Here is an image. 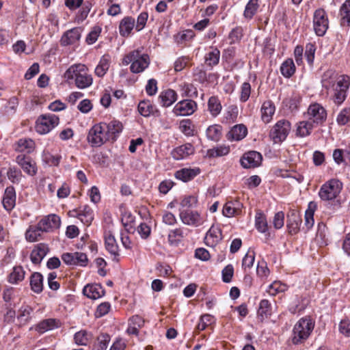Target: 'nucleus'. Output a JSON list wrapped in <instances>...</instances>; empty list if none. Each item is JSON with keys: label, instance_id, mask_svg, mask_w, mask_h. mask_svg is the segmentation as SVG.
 Here are the masks:
<instances>
[{"label": "nucleus", "instance_id": "19", "mask_svg": "<svg viewBox=\"0 0 350 350\" xmlns=\"http://www.w3.org/2000/svg\"><path fill=\"white\" fill-rule=\"evenodd\" d=\"M49 252V248L46 244L38 243L35 245L30 254L31 261L35 265L40 264Z\"/></svg>", "mask_w": 350, "mask_h": 350}, {"label": "nucleus", "instance_id": "1", "mask_svg": "<svg viewBox=\"0 0 350 350\" xmlns=\"http://www.w3.org/2000/svg\"><path fill=\"white\" fill-rule=\"evenodd\" d=\"M322 92L325 93L334 105L340 106L347 99L350 88V76L338 75L332 69L323 72L321 79Z\"/></svg>", "mask_w": 350, "mask_h": 350}, {"label": "nucleus", "instance_id": "41", "mask_svg": "<svg viewBox=\"0 0 350 350\" xmlns=\"http://www.w3.org/2000/svg\"><path fill=\"white\" fill-rule=\"evenodd\" d=\"M259 1L260 0H249L247 3L243 14L245 19L248 21L252 19L257 13L260 7Z\"/></svg>", "mask_w": 350, "mask_h": 350}, {"label": "nucleus", "instance_id": "53", "mask_svg": "<svg viewBox=\"0 0 350 350\" xmlns=\"http://www.w3.org/2000/svg\"><path fill=\"white\" fill-rule=\"evenodd\" d=\"M315 208V203L310 202L308 204V207L305 212V225L308 229L311 228L314 224V213Z\"/></svg>", "mask_w": 350, "mask_h": 350}, {"label": "nucleus", "instance_id": "11", "mask_svg": "<svg viewBox=\"0 0 350 350\" xmlns=\"http://www.w3.org/2000/svg\"><path fill=\"white\" fill-rule=\"evenodd\" d=\"M291 125L289 121L280 120L278 121L270 133L275 143L282 142L286 139L290 131Z\"/></svg>", "mask_w": 350, "mask_h": 350}, {"label": "nucleus", "instance_id": "14", "mask_svg": "<svg viewBox=\"0 0 350 350\" xmlns=\"http://www.w3.org/2000/svg\"><path fill=\"white\" fill-rule=\"evenodd\" d=\"M103 126L106 131L109 142H115L119 137L123 130L122 123L118 120H112L109 122H102Z\"/></svg>", "mask_w": 350, "mask_h": 350}, {"label": "nucleus", "instance_id": "5", "mask_svg": "<svg viewBox=\"0 0 350 350\" xmlns=\"http://www.w3.org/2000/svg\"><path fill=\"white\" fill-rule=\"evenodd\" d=\"M342 189V183L337 179H331L325 183L320 188L319 196L323 201L334 200Z\"/></svg>", "mask_w": 350, "mask_h": 350}, {"label": "nucleus", "instance_id": "17", "mask_svg": "<svg viewBox=\"0 0 350 350\" xmlns=\"http://www.w3.org/2000/svg\"><path fill=\"white\" fill-rule=\"evenodd\" d=\"M16 162L28 175L33 176L36 174V163L31 157L25 154H20L16 157Z\"/></svg>", "mask_w": 350, "mask_h": 350}, {"label": "nucleus", "instance_id": "55", "mask_svg": "<svg viewBox=\"0 0 350 350\" xmlns=\"http://www.w3.org/2000/svg\"><path fill=\"white\" fill-rule=\"evenodd\" d=\"M220 58V51L217 48H213L211 51L205 55V62L209 66L218 64Z\"/></svg>", "mask_w": 350, "mask_h": 350}, {"label": "nucleus", "instance_id": "38", "mask_svg": "<svg viewBox=\"0 0 350 350\" xmlns=\"http://www.w3.org/2000/svg\"><path fill=\"white\" fill-rule=\"evenodd\" d=\"M0 102L3 103L2 105L3 106L0 112L5 115L14 113L18 105V99L15 96L10 98L8 101L1 99Z\"/></svg>", "mask_w": 350, "mask_h": 350}, {"label": "nucleus", "instance_id": "43", "mask_svg": "<svg viewBox=\"0 0 350 350\" xmlns=\"http://www.w3.org/2000/svg\"><path fill=\"white\" fill-rule=\"evenodd\" d=\"M340 24L342 26L350 27V0H346L340 9Z\"/></svg>", "mask_w": 350, "mask_h": 350}, {"label": "nucleus", "instance_id": "51", "mask_svg": "<svg viewBox=\"0 0 350 350\" xmlns=\"http://www.w3.org/2000/svg\"><path fill=\"white\" fill-rule=\"evenodd\" d=\"M255 227L260 233H266L268 231V224L266 217L262 213H258L255 217Z\"/></svg>", "mask_w": 350, "mask_h": 350}, {"label": "nucleus", "instance_id": "34", "mask_svg": "<svg viewBox=\"0 0 350 350\" xmlns=\"http://www.w3.org/2000/svg\"><path fill=\"white\" fill-rule=\"evenodd\" d=\"M111 64V56L109 54L103 55L95 68V75L98 77H103L108 71Z\"/></svg>", "mask_w": 350, "mask_h": 350}, {"label": "nucleus", "instance_id": "31", "mask_svg": "<svg viewBox=\"0 0 350 350\" xmlns=\"http://www.w3.org/2000/svg\"><path fill=\"white\" fill-rule=\"evenodd\" d=\"M222 239L221 230L217 227L212 226L206 232L205 243L208 246L214 247Z\"/></svg>", "mask_w": 350, "mask_h": 350}, {"label": "nucleus", "instance_id": "30", "mask_svg": "<svg viewBox=\"0 0 350 350\" xmlns=\"http://www.w3.org/2000/svg\"><path fill=\"white\" fill-rule=\"evenodd\" d=\"M194 152V148L192 144L187 143L180 146L172 152V157L175 160L184 159Z\"/></svg>", "mask_w": 350, "mask_h": 350}, {"label": "nucleus", "instance_id": "52", "mask_svg": "<svg viewBox=\"0 0 350 350\" xmlns=\"http://www.w3.org/2000/svg\"><path fill=\"white\" fill-rule=\"evenodd\" d=\"M33 312V309L31 307L29 306H22L19 310L18 314V319L21 324H26L28 323L31 317V314Z\"/></svg>", "mask_w": 350, "mask_h": 350}, {"label": "nucleus", "instance_id": "48", "mask_svg": "<svg viewBox=\"0 0 350 350\" xmlns=\"http://www.w3.org/2000/svg\"><path fill=\"white\" fill-rule=\"evenodd\" d=\"M241 204L238 201L227 202L223 208V214L224 216L230 217L235 215L239 211Z\"/></svg>", "mask_w": 350, "mask_h": 350}, {"label": "nucleus", "instance_id": "57", "mask_svg": "<svg viewBox=\"0 0 350 350\" xmlns=\"http://www.w3.org/2000/svg\"><path fill=\"white\" fill-rule=\"evenodd\" d=\"M137 109L142 116L149 117L153 112L154 107L149 100H142L138 104Z\"/></svg>", "mask_w": 350, "mask_h": 350}, {"label": "nucleus", "instance_id": "59", "mask_svg": "<svg viewBox=\"0 0 350 350\" xmlns=\"http://www.w3.org/2000/svg\"><path fill=\"white\" fill-rule=\"evenodd\" d=\"M350 122V107L342 109L337 116L336 122L340 126H344Z\"/></svg>", "mask_w": 350, "mask_h": 350}, {"label": "nucleus", "instance_id": "13", "mask_svg": "<svg viewBox=\"0 0 350 350\" xmlns=\"http://www.w3.org/2000/svg\"><path fill=\"white\" fill-rule=\"evenodd\" d=\"M63 262L70 266L85 267L88 262L87 255L83 252L64 253L62 256Z\"/></svg>", "mask_w": 350, "mask_h": 350}, {"label": "nucleus", "instance_id": "36", "mask_svg": "<svg viewBox=\"0 0 350 350\" xmlns=\"http://www.w3.org/2000/svg\"><path fill=\"white\" fill-rule=\"evenodd\" d=\"M30 286L31 291L39 294L43 290V276L39 272H34L30 277Z\"/></svg>", "mask_w": 350, "mask_h": 350}, {"label": "nucleus", "instance_id": "7", "mask_svg": "<svg viewBox=\"0 0 350 350\" xmlns=\"http://www.w3.org/2000/svg\"><path fill=\"white\" fill-rule=\"evenodd\" d=\"M87 139L92 147H100L107 142H109L102 122L94 124L90 129Z\"/></svg>", "mask_w": 350, "mask_h": 350}, {"label": "nucleus", "instance_id": "44", "mask_svg": "<svg viewBox=\"0 0 350 350\" xmlns=\"http://www.w3.org/2000/svg\"><path fill=\"white\" fill-rule=\"evenodd\" d=\"M280 72L285 78L291 77L295 72V66L293 59H286L280 66Z\"/></svg>", "mask_w": 350, "mask_h": 350}, {"label": "nucleus", "instance_id": "3", "mask_svg": "<svg viewBox=\"0 0 350 350\" xmlns=\"http://www.w3.org/2000/svg\"><path fill=\"white\" fill-rule=\"evenodd\" d=\"M150 62L148 55L138 49L131 51L122 59L123 64H131L130 70L135 74L144 72L148 67Z\"/></svg>", "mask_w": 350, "mask_h": 350}, {"label": "nucleus", "instance_id": "39", "mask_svg": "<svg viewBox=\"0 0 350 350\" xmlns=\"http://www.w3.org/2000/svg\"><path fill=\"white\" fill-rule=\"evenodd\" d=\"M258 318L263 321L271 314V304L267 299H262L259 303Z\"/></svg>", "mask_w": 350, "mask_h": 350}, {"label": "nucleus", "instance_id": "37", "mask_svg": "<svg viewBox=\"0 0 350 350\" xmlns=\"http://www.w3.org/2000/svg\"><path fill=\"white\" fill-rule=\"evenodd\" d=\"M35 148V142L29 138L20 139L15 148L16 150L20 152L31 153Z\"/></svg>", "mask_w": 350, "mask_h": 350}, {"label": "nucleus", "instance_id": "49", "mask_svg": "<svg viewBox=\"0 0 350 350\" xmlns=\"http://www.w3.org/2000/svg\"><path fill=\"white\" fill-rule=\"evenodd\" d=\"M179 129L186 136H193L195 134V126L189 119H184L180 122Z\"/></svg>", "mask_w": 350, "mask_h": 350}, {"label": "nucleus", "instance_id": "10", "mask_svg": "<svg viewBox=\"0 0 350 350\" xmlns=\"http://www.w3.org/2000/svg\"><path fill=\"white\" fill-rule=\"evenodd\" d=\"M181 221L187 226L198 227L204 224V219L201 214L192 209H179Z\"/></svg>", "mask_w": 350, "mask_h": 350}, {"label": "nucleus", "instance_id": "6", "mask_svg": "<svg viewBox=\"0 0 350 350\" xmlns=\"http://www.w3.org/2000/svg\"><path fill=\"white\" fill-rule=\"evenodd\" d=\"M59 122L57 116L52 113L42 114L36 120L35 129L38 133L45 135L56 127Z\"/></svg>", "mask_w": 350, "mask_h": 350}, {"label": "nucleus", "instance_id": "64", "mask_svg": "<svg viewBox=\"0 0 350 350\" xmlns=\"http://www.w3.org/2000/svg\"><path fill=\"white\" fill-rule=\"evenodd\" d=\"M110 336L107 334H101L98 336L97 350H106L110 342Z\"/></svg>", "mask_w": 350, "mask_h": 350}, {"label": "nucleus", "instance_id": "20", "mask_svg": "<svg viewBox=\"0 0 350 350\" xmlns=\"http://www.w3.org/2000/svg\"><path fill=\"white\" fill-rule=\"evenodd\" d=\"M82 29L75 27L66 31L61 38V43L64 46L71 45L79 41L81 37Z\"/></svg>", "mask_w": 350, "mask_h": 350}, {"label": "nucleus", "instance_id": "12", "mask_svg": "<svg viewBox=\"0 0 350 350\" xmlns=\"http://www.w3.org/2000/svg\"><path fill=\"white\" fill-rule=\"evenodd\" d=\"M198 109L196 101L191 99H183L178 102L172 109L176 116H189L192 115Z\"/></svg>", "mask_w": 350, "mask_h": 350}, {"label": "nucleus", "instance_id": "18", "mask_svg": "<svg viewBox=\"0 0 350 350\" xmlns=\"http://www.w3.org/2000/svg\"><path fill=\"white\" fill-rule=\"evenodd\" d=\"M68 215L70 217H77L86 226H90L94 219L93 211L88 206H84L79 210H71L68 212Z\"/></svg>", "mask_w": 350, "mask_h": 350}, {"label": "nucleus", "instance_id": "58", "mask_svg": "<svg viewBox=\"0 0 350 350\" xmlns=\"http://www.w3.org/2000/svg\"><path fill=\"white\" fill-rule=\"evenodd\" d=\"M215 319L213 316L209 314H205L200 317L199 323L197 325V329L200 331L204 330L208 325L214 323Z\"/></svg>", "mask_w": 350, "mask_h": 350}, {"label": "nucleus", "instance_id": "4", "mask_svg": "<svg viewBox=\"0 0 350 350\" xmlns=\"http://www.w3.org/2000/svg\"><path fill=\"white\" fill-rule=\"evenodd\" d=\"M314 327V323L309 317L301 318L294 325L292 342L294 345L304 343L310 336Z\"/></svg>", "mask_w": 350, "mask_h": 350}, {"label": "nucleus", "instance_id": "29", "mask_svg": "<svg viewBox=\"0 0 350 350\" xmlns=\"http://www.w3.org/2000/svg\"><path fill=\"white\" fill-rule=\"evenodd\" d=\"M275 107L274 103L267 100L262 103L260 108L261 120L265 123H269L275 113Z\"/></svg>", "mask_w": 350, "mask_h": 350}, {"label": "nucleus", "instance_id": "28", "mask_svg": "<svg viewBox=\"0 0 350 350\" xmlns=\"http://www.w3.org/2000/svg\"><path fill=\"white\" fill-rule=\"evenodd\" d=\"M200 173L198 167L194 168H182L175 172L176 178L182 180L184 183L189 182L193 179Z\"/></svg>", "mask_w": 350, "mask_h": 350}, {"label": "nucleus", "instance_id": "45", "mask_svg": "<svg viewBox=\"0 0 350 350\" xmlns=\"http://www.w3.org/2000/svg\"><path fill=\"white\" fill-rule=\"evenodd\" d=\"M58 327V321L54 319H47L40 322L36 327V330L44 333Z\"/></svg>", "mask_w": 350, "mask_h": 350}, {"label": "nucleus", "instance_id": "40", "mask_svg": "<svg viewBox=\"0 0 350 350\" xmlns=\"http://www.w3.org/2000/svg\"><path fill=\"white\" fill-rule=\"evenodd\" d=\"M62 156L59 154H53L48 150H44L42 154V160L43 163L49 166H58Z\"/></svg>", "mask_w": 350, "mask_h": 350}, {"label": "nucleus", "instance_id": "60", "mask_svg": "<svg viewBox=\"0 0 350 350\" xmlns=\"http://www.w3.org/2000/svg\"><path fill=\"white\" fill-rule=\"evenodd\" d=\"M251 85L249 82H244L241 86L239 100L242 103H245L250 98L251 94Z\"/></svg>", "mask_w": 350, "mask_h": 350}, {"label": "nucleus", "instance_id": "33", "mask_svg": "<svg viewBox=\"0 0 350 350\" xmlns=\"http://www.w3.org/2000/svg\"><path fill=\"white\" fill-rule=\"evenodd\" d=\"M301 223V219L296 213L293 211L290 214H288L286 227L290 234H295L297 233L299 230Z\"/></svg>", "mask_w": 350, "mask_h": 350}, {"label": "nucleus", "instance_id": "56", "mask_svg": "<svg viewBox=\"0 0 350 350\" xmlns=\"http://www.w3.org/2000/svg\"><path fill=\"white\" fill-rule=\"evenodd\" d=\"M198 197L194 195L185 196L180 202V209H191L198 205Z\"/></svg>", "mask_w": 350, "mask_h": 350}, {"label": "nucleus", "instance_id": "16", "mask_svg": "<svg viewBox=\"0 0 350 350\" xmlns=\"http://www.w3.org/2000/svg\"><path fill=\"white\" fill-rule=\"evenodd\" d=\"M262 161V155L256 151L245 153L241 158V165L243 168H254L259 166Z\"/></svg>", "mask_w": 350, "mask_h": 350}, {"label": "nucleus", "instance_id": "21", "mask_svg": "<svg viewBox=\"0 0 350 350\" xmlns=\"http://www.w3.org/2000/svg\"><path fill=\"white\" fill-rule=\"evenodd\" d=\"M105 245L106 250L111 254L112 260L119 261V247L113 235L107 234L105 236Z\"/></svg>", "mask_w": 350, "mask_h": 350}, {"label": "nucleus", "instance_id": "22", "mask_svg": "<svg viewBox=\"0 0 350 350\" xmlns=\"http://www.w3.org/2000/svg\"><path fill=\"white\" fill-rule=\"evenodd\" d=\"M195 36L194 31L188 29L177 32L174 35L173 40L177 46L183 47L191 42Z\"/></svg>", "mask_w": 350, "mask_h": 350}, {"label": "nucleus", "instance_id": "26", "mask_svg": "<svg viewBox=\"0 0 350 350\" xmlns=\"http://www.w3.org/2000/svg\"><path fill=\"white\" fill-rule=\"evenodd\" d=\"M247 133V127L242 124L234 125L228 133L226 137L229 141H240L243 139Z\"/></svg>", "mask_w": 350, "mask_h": 350}, {"label": "nucleus", "instance_id": "27", "mask_svg": "<svg viewBox=\"0 0 350 350\" xmlns=\"http://www.w3.org/2000/svg\"><path fill=\"white\" fill-rule=\"evenodd\" d=\"M16 191L13 187H8L4 192L2 200L3 208L6 211H12L16 205Z\"/></svg>", "mask_w": 350, "mask_h": 350}, {"label": "nucleus", "instance_id": "8", "mask_svg": "<svg viewBox=\"0 0 350 350\" xmlns=\"http://www.w3.org/2000/svg\"><path fill=\"white\" fill-rule=\"evenodd\" d=\"M306 118L316 126L321 125L327 118V111L325 109L317 103H312L309 105L307 112L304 114Z\"/></svg>", "mask_w": 350, "mask_h": 350}, {"label": "nucleus", "instance_id": "35", "mask_svg": "<svg viewBox=\"0 0 350 350\" xmlns=\"http://www.w3.org/2000/svg\"><path fill=\"white\" fill-rule=\"evenodd\" d=\"M25 275V271L22 266H14L8 276V282L12 284H17L24 280Z\"/></svg>", "mask_w": 350, "mask_h": 350}, {"label": "nucleus", "instance_id": "46", "mask_svg": "<svg viewBox=\"0 0 350 350\" xmlns=\"http://www.w3.org/2000/svg\"><path fill=\"white\" fill-rule=\"evenodd\" d=\"M288 286L280 281H274L269 284L266 290V293L270 296H275L278 293L286 291Z\"/></svg>", "mask_w": 350, "mask_h": 350}, {"label": "nucleus", "instance_id": "2", "mask_svg": "<svg viewBox=\"0 0 350 350\" xmlns=\"http://www.w3.org/2000/svg\"><path fill=\"white\" fill-rule=\"evenodd\" d=\"M64 78L68 82L74 81L79 89L89 88L93 83V78L84 64H77L70 66L64 73Z\"/></svg>", "mask_w": 350, "mask_h": 350}, {"label": "nucleus", "instance_id": "9", "mask_svg": "<svg viewBox=\"0 0 350 350\" xmlns=\"http://www.w3.org/2000/svg\"><path fill=\"white\" fill-rule=\"evenodd\" d=\"M329 27L327 15L323 9L317 10L313 16V28L318 36H323L325 34Z\"/></svg>", "mask_w": 350, "mask_h": 350}, {"label": "nucleus", "instance_id": "42", "mask_svg": "<svg viewBox=\"0 0 350 350\" xmlns=\"http://www.w3.org/2000/svg\"><path fill=\"white\" fill-rule=\"evenodd\" d=\"M222 105L217 96H212L208 100V110L213 117H217L221 111Z\"/></svg>", "mask_w": 350, "mask_h": 350}, {"label": "nucleus", "instance_id": "63", "mask_svg": "<svg viewBox=\"0 0 350 350\" xmlns=\"http://www.w3.org/2000/svg\"><path fill=\"white\" fill-rule=\"evenodd\" d=\"M316 47L314 44L308 43L306 46L305 57L309 65L312 66L314 59Z\"/></svg>", "mask_w": 350, "mask_h": 350}, {"label": "nucleus", "instance_id": "24", "mask_svg": "<svg viewBox=\"0 0 350 350\" xmlns=\"http://www.w3.org/2000/svg\"><path fill=\"white\" fill-rule=\"evenodd\" d=\"M159 103L163 107H168L172 105L178 99L177 93L172 90L167 89L162 91L158 97Z\"/></svg>", "mask_w": 350, "mask_h": 350}, {"label": "nucleus", "instance_id": "61", "mask_svg": "<svg viewBox=\"0 0 350 350\" xmlns=\"http://www.w3.org/2000/svg\"><path fill=\"white\" fill-rule=\"evenodd\" d=\"M90 337V334L82 330L77 332L74 336L75 342L79 345H86Z\"/></svg>", "mask_w": 350, "mask_h": 350}, {"label": "nucleus", "instance_id": "54", "mask_svg": "<svg viewBox=\"0 0 350 350\" xmlns=\"http://www.w3.org/2000/svg\"><path fill=\"white\" fill-rule=\"evenodd\" d=\"M42 232V230L38 228V224L36 226H31L25 232L26 239L30 242L36 241L41 237Z\"/></svg>", "mask_w": 350, "mask_h": 350}, {"label": "nucleus", "instance_id": "25", "mask_svg": "<svg viewBox=\"0 0 350 350\" xmlns=\"http://www.w3.org/2000/svg\"><path fill=\"white\" fill-rule=\"evenodd\" d=\"M83 293L90 299H97L105 295V290L99 284H88L84 286Z\"/></svg>", "mask_w": 350, "mask_h": 350}, {"label": "nucleus", "instance_id": "62", "mask_svg": "<svg viewBox=\"0 0 350 350\" xmlns=\"http://www.w3.org/2000/svg\"><path fill=\"white\" fill-rule=\"evenodd\" d=\"M7 174L9 180L13 183H18L23 177L21 171L15 167H10Z\"/></svg>", "mask_w": 350, "mask_h": 350}, {"label": "nucleus", "instance_id": "23", "mask_svg": "<svg viewBox=\"0 0 350 350\" xmlns=\"http://www.w3.org/2000/svg\"><path fill=\"white\" fill-rule=\"evenodd\" d=\"M316 126L307 118L304 120L298 122L296 124L295 135L299 137H306L309 136Z\"/></svg>", "mask_w": 350, "mask_h": 350}, {"label": "nucleus", "instance_id": "50", "mask_svg": "<svg viewBox=\"0 0 350 350\" xmlns=\"http://www.w3.org/2000/svg\"><path fill=\"white\" fill-rule=\"evenodd\" d=\"M206 135L208 139L217 142L221 136V127L218 124L209 126L206 131Z\"/></svg>", "mask_w": 350, "mask_h": 350}, {"label": "nucleus", "instance_id": "32", "mask_svg": "<svg viewBox=\"0 0 350 350\" xmlns=\"http://www.w3.org/2000/svg\"><path fill=\"white\" fill-rule=\"evenodd\" d=\"M135 24V20L131 16H125L120 22L119 32L123 37H128L132 30L133 29Z\"/></svg>", "mask_w": 350, "mask_h": 350}, {"label": "nucleus", "instance_id": "15", "mask_svg": "<svg viewBox=\"0 0 350 350\" xmlns=\"http://www.w3.org/2000/svg\"><path fill=\"white\" fill-rule=\"evenodd\" d=\"M38 228L44 232H51L58 228L61 224V219L55 214H50L40 219L38 223Z\"/></svg>", "mask_w": 350, "mask_h": 350}, {"label": "nucleus", "instance_id": "47", "mask_svg": "<svg viewBox=\"0 0 350 350\" xmlns=\"http://www.w3.org/2000/svg\"><path fill=\"white\" fill-rule=\"evenodd\" d=\"M184 237L185 232L183 228L171 230L167 237L168 242L172 245H177Z\"/></svg>", "mask_w": 350, "mask_h": 350}]
</instances>
